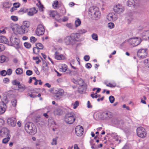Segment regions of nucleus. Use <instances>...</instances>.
Masks as SVG:
<instances>
[{
	"mask_svg": "<svg viewBox=\"0 0 149 149\" xmlns=\"http://www.w3.org/2000/svg\"><path fill=\"white\" fill-rule=\"evenodd\" d=\"M67 69V68L66 67H65L64 68L62 67L60 69V70L63 72H65L66 71Z\"/></svg>",
	"mask_w": 149,
	"mask_h": 149,
	"instance_id": "59",
	"label": "nucleus"
},
{
	"mask_svg": "<svg viewBox=\"0 0 149 149\" xmlns=\"http://www.w3.org/2000/svg\"><path fill=\"white\" fill-rule=\"evenodd\" d=\"M79 41L78 35L76 33H72L70 36H67L64 39V42L67 45H73L76 41Z\"/></svg>",
	"mask_w": 149,
	"mask_h": 149,
	"instance_id": "1",
	"label": "nucleus"
},
{
	"mask_svg": "<svg viewBox=\"0 0 149 149\" xmlns=\"http://www.w3.org/2000/svg\"><path fill=\"white\" fill-rule=\"evenodd\" d=\"M75 130V133L78 136H80L83 135L84 132V129L80 125L77 126Z\"/></svg>",
	"mask_w": 149,
	"mask_h": 149,
	"instance_id": "14",
	"label": "nucleus"
},
{
	"mask_svg": "<svg viewBox=\"0 0 149 149\" xmlns=\"http://www.w3.org/2000/svg\"><path fill=\"white\" fill-rule=\"evenodd\" d=\"M107 18L109 21H114L117 19L118 17L117 14L114 13H111L107 15Z\"/></svg>",
	"mask_w": 149,
	"mask_h": 149,
	"instance_id": "13",
	"label": "nucleus"
},
{
	"mask_svg": "<svg viewBox=\"0 0 149 149\" xmlns=\"http://www.w3.org/2000/svg\"><path fill=\"white\" fill-rule=\"evenodd\" d=\"M86 30L82 29H79L78 31V33H76L78 35V36H79V34H82L86 32Z\"/></svg>",
	"mask_w": 149,
	"mask_h": 149,
	"instance_id": "30",
	"label": "nucleus"
},
{
	"mask_svg": "<svg viewBox=\"0 0 149 149\" xmlns=\"http://www.w3.org/2000/svg\"><path fill=\"white\" fill-rule=\"evenodd\" d=\"M5 49V47L3 44H0V52L3 51Z\"/></svg>",
	"mask_w": 149,
	"mask_h": 149,
	"instance_id": "52",
	"label": "nucleus"
},
{
	"mask_svg": "<svg viewBox=\"0 0 149 149\" xmlns=\"http://www.w3.org/2000/svg\"><path fill=\"white\" fill-rule=\"evenodd\" d=\"M141 42V38L138 37L131 38L128 40L129 44L133 47L138 45Z\"/></svg>",
	"mask_w": 149,
	"mask_h": 149,
	"instance_id": "6",
	"label": "nucleus"
},
{
	"mask_svg": "<svg viewBox=\"0 0 149 149\" xmlns=\"http://www.w3.org/2000/svg\"><path fill=\"white\" fill-rule=\"evenodd\" d=\"M12 105L14 107H15L17 104V100L15 99L13 100L11 102Z\"/></svg>",
	"mask_w": 149,
	"mask_h": 149,
	"instance_id": "53",
	"label": "nucleus"
},
{
	"mask_svg": "<svg viewBox=\"0 0 149 149\" xmlns=\"http://www.w3.org/2000/svg\"><path fill=\"white\" fill-rule=\"evenodd\" d=\"M30 22L28 21H24L23 23V24L22 26L26 29H28V31H29V27L30 26Z\"/></svg>",
	"mask_w": 149,
	"mask_h": 149,
	"instance_id": "25",
	"label": "nucleus"
},
{
	"mask_svg": "<svg viewBox=\"0 0 149 149\" xmlns=\"http://www.w3.org/2000/svg\"><path fill=\"white\" fill-rule=\"evenodd\" d=\"M36 48H38L40 49H43L44 46L43 45L40 43H38L36 44Z\"/></svg>",
	"mask_w": 149,
	"mask_h": 149,
	"instance_id": "29",
	"label": "nucleus"
},
{
	"mask_svg": "<svg viewBox=\"0 0 149 149\" xmlns=\"http://www.w3.org/2000/svg\"><path fill=\"white\" fill-rule=\"evenodd\" d=\"M76 117V115L73 112L68 113L65 115V121L68 124H72L75 121Z\"/></svg>",
	"mask_w": 149,
	"mask_h": 149,
	"instance_id": "3",
	"label": "nucleus"
},
{
	"mask_svg": "<svg viewBox=\"0 0 149 149\" xmlns=\"http://www.w3.org/2000/svg\"><path fill=\"white\" fill-rule=\"evenodd\" d=\"M51 144L52 145H56L57 144L56 139H53V141L52 143Z\"/></svg>",
	"mask_w": 149,
	"mask_h": 149,
	"instance_id": "61",
	"label": "nucleus"
},
{
	"mask_svg": "<svg viewBox=\"0 0 149 149\" xmlns=\"http://www.w3.org/2000/svg\"><path fill=\"white\" fill-rule=\"evenodd\" d=\"M77 84L80 86L84 84V82L82 79H80L77 80Z\"/></svg>",
	"mask_w": 149,
	"mask_h": 149,
	"instance_id": "37",
	"label": "nucleus"
},
{
	"mask_svg": "<svg viewBox=\"0 0 149 149\" xmlns=\"http://www.w3.org/2000/svg\"><path fill=\"white\" fill-rule=\"evenodd\" d=\"M12 72V70L11 69H8L7 72V74L8 75H10Z\"/></svg>",
	"mask_w": 149,
	"mask_h": 149,
	"instance_id": "55",
	"label": "nucleus"
},
{
	"mask_svg": "<svg viewBox=\"0 0 149 149\" xmlns=\"http://www.w3.org/2000/svg\"><path fill=\"white\" fill-rule=\"evenodd\" d=\"M11 19L13 20L14 21H17L18 19V18L17 17L14 16H12L11 17Z\"/></svg>",
	"mask_w": 149,
	"mask_h": 149,
	"instance_id": "50",
	"label": "nucleus"
},
{
	"mask_svg": "<svg viewBox=\"0 0 149 149\" xmlns=\"http://www.w3.org/2000/svg\"><path fill=\"white\" fill-rule=\"evenodd\" d=\"M92 37L93 39L97 40H98L97 35L95 33H93L92 35Z\"/></svg>",
	"mask_w": 149,
	"mask_h": 149,
	"instance_id": "47",
	"label": "nucleus"
},
{
	"mask_svg": "<svg viewBox=\"0 0 149 149\" xmlns=\"http://www.w3.org/2000/svg\"><path fill=\"white\" fill-rule=\"evenodd\" d=\"M79 105V102L78 101H75V103L74 104H73V108L74 109H75Z\"/></svg>",
	"mask_w": 149,
	"mask_h": 149,
	"instance_id": "49",
	"label": "nucleus"
},
{
	"mask_svg": "<svg viewBox=\"0 0 149 149\" xmlns=\"http://www.w3.org/2000/svg\"><path fill=\"white\" fill-rule=\"evenodd\" d=\"M136 2V0H129L127 3V4L129 7L134 6L137 3Z\"/></svg>",
	"mask_w": 149,
	"mask_h": 149,
	"instance_id": "19",
	"label": "nucleus"
},
{
	"mask_svg": "<svg viewBox=\"0 0 149 149\" xmlns=\"http://www.w3.org/2000/svg\"><path fill=\"white\" fill-rule=\"evenodd\" d=\"M15 72L17 74H20L23 73V71L21 68H18L16 70Z\"/></svg>",
	"mask_w": 149,
	"mask_h": 149,
	"instance_id": "34",
	"label": "nucleus"
},
{
	"mask_svg": "<svg viewBox=\"0 0 149 149\" xmlns=\"http://www.w3.org/2000/svg\"><path fill=\"white\" fill-rule=\"evenodd\" d=\"M108 26L109 28L111 29L114 27V24L112 22H110L108 24Z\"/></svg>",
	"mask_w": 149,
	"mask_h": 149,
	"instance_id": "45",
	"label": "nucleus"
},
{
	"mask_svg": "<svg viewBox=\"0 0 149 149\" xmlns=\"http://www.w3.org/2000/svg\"><path fill=\"white\" fill-rule=\"evenodd\" d=\"M136 132L137 135L141 138H144L146 136L145 129L141 127H139L137 129Z\"/></svg>",
	"mask_w": 149,
	"mask_h": 149,
	"instance_id": "9",
	"label": "nucleus"
},
{
	"mask_svg": "<svg viewBox=\"0 0 149 149\" xmlns=\"http://www.w3.org/2000/svg\"><path fill=\"white\" fill-rule=\"evenodd\" d=\"M88 14L93 19H97L101 16L98 8L95 6L91 7L89 9Z\"/></svg>",
	"mask_w": 149,
	"mask_h": 149,
	"instance_id": "2",
	"label": "nucleus"
},
{
	"mask_svg": "<svg viewBox=\"0 0 149 149\" xmlns=\"http://www.w3.org/2000/svg\"><path fill=\"white\" fill-rule=\"evenodd\" d=\"M24 45L26 48L28 49L30 48L31 47V44L28 42L24 43Z\"/></svg>",
	"mask_w": 149,
	"mask_h": 149,
	"instance_id": "40",
	"label": "nucleus"
},
{
	"mask_svg": "<svg viewBox=\"0 0 149 149\" xmlns=\"http://www.w3.org/2000/svg\"><path fill=\"white\" fill-rule=\"evenodd\" d=\"M17 31L20 34H23L25 33H27L28 31L27 29H25L24 26L23 27L22 26L18 29Z\"/></svg>",
	"mask_w": 149,
	"mask_h": 149,
	"instance_id": "18",
	"label": "nucleus"
},
{
	"mask_svg": "<svg viewBox=\"0 0 149 149\" xmlns=\"http://www.w3.org/2000/svg\"><path fill=\"white\" fill-rule=\"evenodd\" d=\"M4 123V121L2 119H0V127H1Z\"/></svg>",
	"mask_w": 149,
	"mask_h": 149,
	"instance_id": "60",
	"label": "nucleus"
},
{
	"mask_svg": "<svg viewBox=\"0 0 149 149\" xmlns=\"http://www.w3.org/2000/svg\"><path fill=\"white\" fill-rule=\"evenodd\" d=\"M109 99L110 102L111 103H113L115 100V98L112 95L110 96L109 97Z\"/></svg>",
	"mask_w": 149,
	"mask_h": 149,
	"instance_id": "42",
	"label": "nucleus"
},
{
	"mask_svg": "<svg viewBox=\"0 0 149 149\" xmlns=\"http://www.w3.org/2000/svg\"><path fill=\"white\" fill-rule=\"evenodd\" d=\"M3 105L4 106V105H6V104H7L8 102V100L6 97H4L3 98V100L2 101Z\"/></svg>",
	"mask_w": 149,
	"mask_h": 149,
	"instance_id": "35",
	"label": "nucleus"
},
{
	"mask_svg": "<svg viewBox=\"0 0 149 149\" xmlns=\"http://www.w3.org/2000/svg\"><path fill=\"white\" fill-rule=\"evenodd\" d=\"M55 58L57 60H62L64 58V56L63 55H59V53L57 51L55 52Z\"/></svg>",
	"mask_w": 149,
	"mask_h": 149,
	"instance_id": "21",
	"label": "nucleus"
},
{
	"mask_svg": "<svg viewBox=\"0 0 149 149\" xmlns=\"http://www.w3.org/2000/svg\"><path fill=\"white\" fill-rule=\"evenodd\" d=\"M10 41L11 43V45H14L15 48L18 49L20 48V40L18 38L11 36L10 38Z\"/></svg>",
	"mask_w": 149,
	"mask_h": 149,
	"instance_id": "7",
	"label": "nucleus"
},
{
	"mask_svg": "<svg viewBox=\"0 0 149 149\" xmlns=\"http://www.w3.org/2000/svg\"><path fill=\"white\" fill-rule=\"evenodd\" d=\"M18 88L19 89H20L22 91H24L26 88V87L25 85H21L20 84L18 86Z\"/></svg>",
	"mask_w": 149,
	"mask_h": 149,
	"instance_id": "36",
	"label": "nucleus"
},
{
	"mask_svg": "<svg viewBox=\"0 0 149 149\" xmlns=\"http://www.w3.org/2000/svg\"><path fill=\"white\" fill-rule=\"evenodd\" d=\"M56 14V13L55 11H51L49 15L50 17H54Z\"/></svg>",
	"mask_w": 149,
	"mask_h": 149,
	"instance_id": "41",
	"label": "nucleus"
},
{
	"mask_svg": "<svg viewBox=\"0 0 149 149\" xmlns=\"http://www.w3.org/2000/svg\"><path fill=\"white\" fill-rule=\"evenodd\" d=\"M42 70L44 71H47L49 70V68L48 66H43Z\"/></svg>",
	"mask_w": 149,
	"mask_h": 149,
	"instance_id": "56",
	"label": "nucleus"
},
{
	"mask_svg": "<svg viewBox=\"0 0 149 149\" xmlns=\"http://www.w3.org/2000/svg\"><path fill=\"white\" fill-rule=\"evenodd\" d=\"M86 86L84 85L80 86L78 88V92L79 93H82L86 91Z\"/></svg>",
	"mask_w": 149,
	"mask_h": 149,
	"instance_id": "20",
	"label": "nucleus"
},
{
	"mask_svg": "<svg viewBox=\"0 0 149 149\" xmlns=\"http://www.w3.org/2000/svg\"><path fill=\"white\" fill-rule=\"evenodd\" d=\"M30 11H28L27 15L29 16H32L34 14L36 13L37 12V10H36L35 8H33L30 9Z\"/></svg>",
	"mask_w": 149,
	"mask_h": 149,
	"instance_id": "22",
	"label": "nucleus"
},
{
	"mask_svg": "<svg viewBox=\"0 0 149 149\" xmlns=\"http://www.w3.org/2000/svg\"><path fill=\"white\" fill-rule=\"evenodd\" d=\"M16 121L15 118H9L7 120L8 124L12 127H14L16 124Z\"/></svg>",
	"mask_w": 149,
	"mask_h": 149,
	"instance_id": "17",
	"label": "nucleus"
},
{
	"mask_svg": "<svg viewBox=\"0 0 149 149\" xmlns=\"http://www.w3.org/2000/svg\"><path fill=\"white\" fill-rule=\"evenodd\" d=\"M142 36L145 37V39L146 40L149 39V30L146 31H144L142 33Z\"/></svg>",
	"mask_w": 149,
	"mask_h": 149,
	"instance_id": "24",
	"label": "nucleus"
},
{
	"mask_svg": "<svg viewBox=\"0 0 149 149\" xmlns=\"http://www.w3.org/2000/svg\"><path fill=\"white\" fill-rule=\"evenodd\" d=\"M20 5V4L19 3H13L14 7L15 8L19 7Z\"/></svg>",
	"mask_w": 149,
	"mask_h": 149,
	"instance_id": "51",
	"label": "nucleus"
},
{
	"mask_svg": "<svg viewBox=\"0 0 149 149\" xmlns=\"http://www.w3.org/2000/svg\"><path fill=\"white\" fill-rule=\"evenodd\" d=\"M62 113V111L60 109H56L54 111V113L55 115H60Z\"/></svg>",
	"mask_w": 149,
	"mask_h": 149,
	"instance_id": "23",
	"label": "nucleus"
},
{
	"mask_svg": "<svg viewBox=\"0 0 149 149\" xmlns=\"http://www.w3.org/2000/svg\"><path fill=\"white\" fill-rule=\"evenodd\" d=\"M90 56L88 55H86L84 56V59L86 61H88L90 59Z\"/></svg>",
	"mask_w": 149,
	"mask_h": 149,
	"instance_id": "57",
	"label": "nucleus"
},
{
	"mask_svg": "<svg viewBox=\"0 0 149 149\" xmlns=\"http://www.w3.org/2000/svg\"><path fill=\"white\" fill-rule=\"evenodd\" d=\"M45 31V30L42 24H39L36 29V33L38 36H42L44 34Z\"/></svg>",
	"mask_w": 149,
	"mask_h": 149,
	"instance_id": "11",
	"label": "nucleus"
},
{
	"mask_svg": "<svg viewBox=\"0 0 149 149\" xmlns=\"http://www.w3.org/2000/svg\"><path fill=\"white\" fill-rule=\"evenodd\" d=\"M25 129L27 133L31 134L35 133L36 132L35 127L33 124L26 123L25 125Z\"/></svg>",
	"mask_w": 149,
	"mask_h": 149,
	"instance_id": "4",
	"label": "nucleus"
},
{
	"mask_svg": "<svg viewBox=\"0 0 149 149\" xmlns=\"http://www.w3.org/2000/svg\"><path fill=\"white\" fill-rule=\"evenodd\" d=\"M12 84L13 85L18 86L20 84V83L17 81L16 80H14L12 81Z\"/></svg>",
	"mask_w": 149,
	"mask_h": 149,
	"instance_id": "43",
	"label": "nucleus"
},
{
	"mask_svg": "<svg viewBox=\"0 0 149 149\" xmlns=\"http://www.w3.org/2000/svg\"><path fill=\"white\" fill-rule=\"evenodd\" d=\"M81 24V21L80 19L78 18L77 19L75 22V26L76 27H77L79 26Z\"/></svg>",
	"mask_w": 149,
	"mask_h": 149,
	"instance_id": "33",
	"label": "nucleus"
},
{
	"mask_svg": "<svg viewBox=\"0 0 149 149\" xmlns=\"http://www.w3.org/2000/svg\"><path fill=\"white\" fill-rule=\"evenodd\" d=\"M37 39L33 36H31L30 38V42L33 43H34L35 42H36L37 41Z\"/></svg>",
	"mask_w": 149,
	"mask_h": 149,
	"instance_id": "39",
	"label": "nucleus"
},
{
	"mask_svg": "<svg viewBox=\"0 0 149 149\" xmlns=\"http://www.w3.org/2000/svg\"><path fill=\"white\" fill-rule=\"evenodd\" d=\"M64 93V91L62 89L56 90L54 92V94L53 97L55 100H59L62 98Z\"/></svg>",
	"mask_w": 149,
	"mask_h": 149,
	"instance_id": "10",
	"label": "nucleus"
},
{
	"mask_svg": "<svg viewBox=\"0 0 149 149\" xmlns=\"http://www.w3.org/2000/svg\"><path fill=\"white\" fill-rule=\"evenodd\" d=\"M0 74L2 76H5L7 74V72L5 70H3L1 72Z\"/></svg>",
	"mask_w": 149,
	"mask_h": 149,
	"instance_id": "48",
	"label": "nucleus"
},
{
	"mask_svg": "<svg viewBox=\"0 0 149 149\" xmlns=\"http://www.w3.org/2000/svg\"><path fill=\"white\" fill-rule=\"evenodd\" d=\"M5 111L4 107L3 106V107L2 106L0 107V115L1 114L3 113Z\"/></svg>",
	"mask_w": 149,
	"mask_h": 149,
	"instance_id": "44",
	"label": "nucleus"
},
{
	"mask_svg": "<svg viewBox=\"0 0 149 149\" xmlns=\"http://www.w3.org/2000/svg\"><path fill=\"white\" fill-rule=\"evenodd\" d=\"M26 74L28 76H30L33 73L32 71L31 70H28L26 71Z\"/></svg>",
	"mask_w": 149,
	"mask_h": 149,
	"instance_id": "54",
	"label": "nucleus"
},
{
	"mask_svg": "<svg viewBox=\"0 0 149 149\" xmlns=\"http://www.w3.org/2000/svg\"><path fill=\"white\" fill-rule=\"evenodd\" d=\"M8 39L3 36H0V42L6 43L7 42Z\"/></svg>",
	"mask_w": 149,
	"mask_h": 149,
	"instance_id": "26",
	"label": "nucleus"
},
{
	"mask_svg": "<svg viewBox=\"0 0 149 149\" xmlns=\"http://www.w3.org/2000/svg\"><path fill=\"white\" fill-rule=\"evenodd\" d=\"M146 49H141L138 50L137 52V55L140 58L143 59L146 58L148 54Z\"/></svg>",
	"mask_w": 149,
	"mask_h": 149,
	"instance_id": "8",
	"label": "nucleus"
},
{
	"mask_svg": "<svg viewBox=\"0 0 149 149\" xmlns=\"http://www.w3.org/2000/svg\"><path fill=\"white\" fill-rule=\"evenodd\" d=\"M143 62L144 63H146V67L149 68V59L145 60Z\"/></svg>",
	"mask_w": 149,
	"mask_h": 149,
	"instance_id": "46",
	"label": "nucleus"
},
{
	"mask_svg": "<svg viewBox=\"0 0 149 149\" xmlns=\"http://www.w3.org/2000/svg\"><path fill=\"white\" fill-rule=\"evenodd\" d=\"M121 121V119L120 118H116V119L115 122L117 123V124H120V122Z\"/></svg>",
	"mask_w": 149,
	"mask_h": 149,
	"instance_id": "63",
	"label": "nucleus"
},
{
	"mask_svg": "<svg viewBox=\"0 0 149 149\" xmlns=\"http://www.w3.org/2000/svg\"><path fill=\"white\" fill-rule=\"evenodd\" d=\"M6 59H7V58L4 56H0V63H2L5 62L6 60Z\"/></svg>",
	"mask_w": 149,
	"mask_h": 149,
	"instance_id": "28",
	"label": "nucleus"
},
{
	"mask_svg": "<svg viewBox=\"0 0 149 149\" xmlns=\"http://www.w3.org/2000/svg\"><path fill=\"white\" fill-rule=\"evenodd\" d=\"M113 10L115 13L119 14L122 13L124 10V7L119 4L114 5Z\"/></svg>",
	"mask_w": 149,
	"mask_h": 149,
	"instance_id": "12",
	"label": "nucleus"
},
{
	"mask_svg": "<svg viewBox=\"0 0 149 149\" xmlns=\"http://www.w3.org/2000/svg\"><path fill=\"white\" fill-rule=\"evenodd\" d=\"M10 136H7V138L3 139L2 140V143L4 144H6L7 143L10 139Z\"/></svg>",
	"mask_w": 149,
	"mask_h": 149,
	"instance_id": "31",
	"label": "nucleus"
},
{
	"mask_svg": "<svg viewBox=\"0 0 149 149\" xmlns=\"http://www.w3.org/2000/svg\"><path fill=\"white\" fill-rule=\"evenodd\" d=\"M29 9L26 8H22L20 9L19 10L18 12L21 14H23L27 12L28 11Z\"/></svg>",
	"mask_w": 149,
	"mask_h": 149,
	"instance_id": "27",
	"label": "nucleus"
},
{
	"mask_svg": "<svg viewBox=\"0 0 149 149\" xmlns=\"http://www.w3.org/2000/svg\"><path fill=\"white\" fill-rule=\"evenodd\" d=\"M86 68L89 69L91 67V65L90 63H87L86 65Z\"/></svg>",
	"mask_w": 149,
	"mask_h": 149,
	"instance_id": "62",
	"label": "nucleus"
},
{
	"mask_svg": "<svg viewBox=\"0 0 149 149\" xmlns=\"http://www.w3.org/2000/svg\"><path fill=\"white\" fill-rule=\"evenodd\" d=\"M34 121L37 125H39L41 126L44 125L45 123L44 120L40 116L35 118Z\"/></svg>",
	"mask_w": 149,
	"mask_h": 149,
	"instance_id": "15",
	"label": "nucleus"
},
{
	"mask_svg": "<svg viewBox=\"0 0 149 149\" xmlns=\"http://www.w3.org/2000/svg\"><path fill=\"white\" fill-rule=\"evenodd\" d=\"M100 119L103 120H108L112 116V113L109 111L105 112L98 115Z\"/></svg>",
	"mask_w": 149,
	"mask_h": 149,
	"instance_id": "5",
	"label": "nucleus"
},
{
	"mask_svg": "<svg viewBox=\"0 0 149 149\" xmlns=\"http://www.w3.org/2000/svg\"><path fill=\"white\" fill-rule=\"evenodd\" d=\"M58 1H54L52 4V6L54 9H57L58 8Z\"/></svg>",
	"mask_w": 149,
	"mask_h": 149,
	"instance_id": "32",
	"label": "nucleus"
},
{
	"mask_svg": "<svg viewBox=\"0 0 149 149\" xmlns=\"http://www.w3.org/2000/svg\"><path fill=\"white\" fill-rule=\"evenodd\" d=\"M66 26L68 27V28L72 29H73V25L72 24H71V23L69 24H66Z\"/></svg>",
	"mask_w": 149,
	"mask_h": 149,
	"instance_id": "58",
	"label": "nucleus"
},
{
	"mask_svg": "<svg viewBox=\"0 0 149 149\" xmlns=\"http://www.w3.org/2000/svg\"><path fill=\"white\" fill-rule=\"evenodd\" d=\"M6 135L7 136H10L9 134V131L7 128H3L0 131V135L3 136V135Z\"/></svg>",
	"mask_w": 149,
	"mask_h": 149,
	"instance_id": "16",
	"label": "nucleus"
},
{
	"mask_svg": "<svg viewBox=\"0 0 149 149\" xmlns=\"http://www.w3.org/2000/svg\"><path fill=\"white\" fill-rule=\"evenodd\" d=\"M9 81V79L8 78H5L3 80V81L4 83H6Z\"/></svg>",
	"mask_w": 149,
	"mask_h": 149,
	"instance_id": "64",
	"label": "nucleus"
},
{
	"mask_svg": "<svg viewBox=\"0 0 149 149\" xmlns=\"http://www.w3.org/2000/svg\"><path fill=\"white\" fill-rule=\"evenodd\" d=\"M39 49L36 48V47H33V52L36 54H37L39 52Z\"/></svg>",
	"mask_w": 149,
	"mask_h": 149,
	"instance_id": "38",
	"label": "nucleus"
}]
</instances>
